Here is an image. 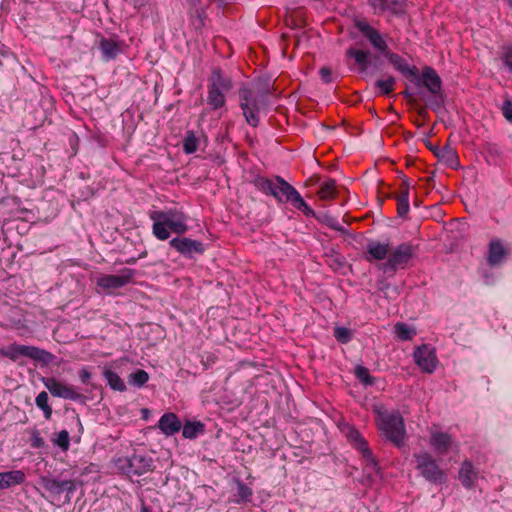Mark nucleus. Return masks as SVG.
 <instances>
[{"mask_svg":"<svg viewBox=\"0 0 512 512\" xmlns=\"http://www.w3.org/2000/svg\"><path fill=\"white\" fill-rule=\"evenodd\" d=\"M322 80L326 83L331 81V70L328 67H323L319 71Z\"/></svg>","mask_w":512,"mask_h":512,"instance_id":"obj_42","label":"nucleus"},{"mask_svg":"<svg viewBox=\"0 0 512 512\" xmlns=\"http://www.w3.org/2000/svg\"><path fill=\"white\" fill-rule=\"evenodd\" d=\"M31 445L34 448H42L44 446V440L39 436L38 433H34Z\"/></svg>","mask_w":512,"mask_h":512,"instance_id":"obj_43","label":"nucleus"},{"mask_svg":"<svg viewBox=\"0 0 512 512\" xmlns=\"http://www.w3.org/2000/svg\"><path fill=\"white\" fill-rule=\"evenodd\" d=\"M356 28L370 41L374 48L384 54L394 67L406 76L416 75V69L401 56L391 53L382 35L365 21H357Z\"/></svg>","mask_w":512,"mask_h":512,"instance_id":"obj_4","label":"nucleus"},{"mask_svg":"<svg viewBox=\"0 0 512 512\" xmlns=\"http://www.w3.org/2000/svg\"><path fill=\"white\" fill-rule=\"evenodd\" d=\"M43 383L52 395L64 397V384L57 381L53 377L43 378Z\"/></svg>","mask_w":512,"mask_h":512,"instance_id":"obj_30","label":"nucleus"},{"mask_svg":"<svg viewBox=\"0 0 512 512\" xmlns=\"http://www.w3.org/2000/svg\"><path fill=\"white\" fill-rule=\"evenodd\" d=\"M421 82L423 86L432 94V99L429 105L433 109H437L442 105L443 96L441 93V79L436 71L430 67H425L422 70Z\"/></svg>","mask_w":512,"mask_h":512,"instance_id":"obj_10","label":"nucleus"},{"mask_svg":"<svg viewBox=\"0 0 512 512\" xmlns=\"http://www.w3.org/2000/svg\"><path fill=\"white\" fill-rule=\"evenodd\" d=\"M36 405L44 412L45 418L49 419L52 414V409L48 405V394L42 391L36 397Z\"/></svg>","mask_w":512,"mask_h":512,"instance_id":"obj_35","label":"nucleus"},{"mask_svg":"<svg viewBox=\"0 0 512 512\" xmlns=\"http://www.w3.org/2000/svg\"><path fill=\"white\" fill-rule=\"evenodd\" d=\"M43 487L53 495H60L64 492V480L45 477L43 478Z\"/></svg>","mask_w":512,"mask_h":512,"instance_id":"obj_29","label":"nucleus"},{"mask_svg":"<svg viewBox=\"0 0 512 512\" xmlns=\"http://www.w3.org/2000/svg\"><path fill=\"white\" fill-rule=\"evenodd\" d=\"M198 149V139L193 133H188L183 142V150L187 154H192Z\"/></svg>","mask_w":512,"mask_h":512,"instance_id":"obj_37","label":"nucleus"},{"mask_svg":"<svg viewBox=\"0 0 512 512\" xmlns=\"http://www.w3.org/2000/svg\"><path fill=\"white\" fill-rule=\"evenodd\" d=\"M430 445L440 455L446 454L453 445L452 437L440 430H431Z\"/></svg>","mask_w":512,"mask_h":512,"instance_id":"obj_17","label":"nucleus"},{"mask_svg":"<svg viewBox=\"0 0 512 512\" xmlns=\"http://www.w3.org/2000/svg\"><path fill=\"white\" fill-rule=\"evenodd\" d=\"M438 156L441 161L451 168H457L459 166L457 153L451 147H444Z\"/></svg>","mask_w":512,"mask_h":512,"instance_id":"obj_28","label":"nucleus"},{"mask_svg":"<svg viewBox=\"0 0 512 512\" xmlns=\"http://www.w3.org/2000/svg\"><path fill=\"white\" fill-rule=\"evenodd\" d=\"M119 470L128 476H140L152 469V460L141 454H134L131 458H119L116 462Z\"/></svg>","mask_w":512,"mask_h":512,"instance_id":"obj_9","label":"nucleus"},{"mask_svg":"<svg viewBox=\"0 0 512 512\" xmlns=\"http://www.w3.org/2000/svg\"><path fill=\"white\" fill-rule=\"evenodd\" d=\"M150 219L153 221V235L162 241L167 240L171 233L184 234L188 230L187 216L176 209L152 211Z\"/></svg>","mask_w":512,"mask_h":512,"instance_id":"obj_2","label":"nucleus"},{"mask_svg":"<svg viewBox=\"0 0 512 512\" xmlns=\"http://www.w3.org/2000/svg\"><path fill=\"white\" fill-rule=\"evenodd\" d=\"M395 79L391 76L379 79L376 86L382 94H390L394 90Z\"/></svg>","mask_w":512,"mask_h":512,"instance_id":"obj_36","label":"nucleus"},{"mask_svg":"<svg viewBox=\"0 0 512 512\" xmlns=\"http://www.w3.org/2000/svg\"><path fill=\"white\" fill-rule=\"evenodd\" d=\"M68 442H69V439H68V433L66 432V440H65V443H66V449L68 448Z\"/></svg>","mask_w":512,"mask_h":512,"instance_id":"obj_47","label":"nucleus"},{"mask_svg":"<svg viewBox=\"0 0 512 512\" xmlns=\"http://www.w3.org/2000/svg\"><path fill=\"white\" fill-rule=\"evenodd\" d=\"M508 1H509L510 6L512 7V0H508Z\"/></svg>","mask_w":512,"mask_h":512,"instance_id":"obj_49","label":"nucleus"},{"mask_svg":"<svg viewBox=\"0 0 512 512\" xmlns=\"http://www.w3.org/2000/svg\"><path fill=\"white\" fill-rule=\"evenodd\" d=\"M349 57L354 58L355 62L362 68L366 69L368 63V53L363 50L349 49L347 51Z\"/></svg>","mask_w":512,"mask_h":512,"instance_id":"obj_34","label":"nucleus"},{"mask_svg":"<svg viewBox=\"0 0 512 512\" xmlns=\"http://www.w3.org/2000/svg\"><path fill=\"white\" fill-rule=\"evenodd\" d=\"M1 354L12 361H16L20 356H24L44 364H49L54 356L38 347L28 346V345H19L12 344L5 349L1 350Z\"/></svg>","mask_w":512,"mask_h":512,"instance_id":"obj_6","label":"nucleus"},{"mask_svg":"<svg viewBox=\"0 0 512 512\" xmlns=\"http://www.w3.org/2000/svg\"><path fill=\"white\" fill-rule=\"evenodd\" d=\"M394 333L398 340L408 341L416 336V329L406 323L398 322L394 326Z\"/></svg>","mask_w":512,"mask_h":512,"instance_id":"obj_24","label":"nucleus"},{"mask_svg":"<svg viewBox=\"0 0 512 512\" xmlns=\"http://www.w3.org/2000/svg\"><path fill=\"white\" fill-rule=\"evenodd\" d=\"M99 49L104 61H110L117 57L121 53V42L114 38L102 37L99 41Z\"/></svg>","mask_w":512,"mask_h":512,"instance_id":"obj_18","label":"nucleus"},{"mask_svg":"<svg viewBox=\"0 0 512 512\" xmlns=\"http://www.w3.org/2000/svg\"><path fill=\"white\" fill-rule=\"evenodd\" d=\"M65 393H66V398H72V393L70 392V389L66 387V390H65Z\"/></svg>","mask_w":512,"mask_h":512,"instance_id":"obj_46","label":"nucleus"},{"mask_svg":"<svg viewBox=\"0 0 512 512\" xmlns=\"http://www.w3.org/2000/svg\"><path fill=\"white\" fill-rule=\"evenodd\" d=\"M478 475L470 461H464L459 470V480L466 488L474 487Z\"/></svg>","mask_w":512,"mask_h":512,"instance_id":"obj_22","label":"nucleus"},{"mask_svg":"<svg viewBox=\"0 0 512 512\" xmlns=\"http://www.w3.org/2000/svg\"><path fill=\"white\" fill-rule=\"evenodd\" d=\"M252 494H253V492L248 486H246L242 482H238L237 483V492L235 494L234 501L238 504L250 501Z\"/></svg>","mask_w":512,"mask_h":512,"instance_id":"obj_31","label":"nucleus"},{"mask_svg":"<svg viewBox=\"0 0 512 512\" xmlns=\"http://www.w3.org/2000/svg\"><path fill=\"white\" fill-rule=\"evenodd\" d=\"M509 253V248L499 239L491 240L488 249L487 261L491 266L503 263Z\"/></svg>","mask_w":512,"mask_h":512,"instance_id":"obj_16","label":"nucleus"},{"mask_svg":"<svg viewBox=\"0 0 512 512\" xmlns=\"http://www.w3.org/2000/svg\"><path fill=\"white\" fill-rule=\"evenodd\" d=\"M169 245L185 257L191 258L193 254H202L204 245L202 242L192 240L186 237L173 238Z\"/></svg>","mask_w":512,"mask_h":512,"instance_id":"obj_14","label":"nucleus"},{"mask_svg":"<svg viewBox=\"0 0 512 512\" xmlns=\"http://www.w3.org/2000/svg\"><path fill=\"white\" fill-rule=\"evenodd\" d=\"M343 433L346 435L348 441L359 451L362 453L365 461L367 462L368 466H371L374 468L376 466V463L374 461V458L372 456V452L370 451L368 444L366 440L363 438V436L350 426H345L343 428Z\"/></svg>","mask_w":512,"mask_h":512,"instance_id":"obj_13","label":"nucleus"},{"mask_svg":"<svg viewBox=\"0 0 512 512\" xmlns=\"http://www.w3.org/2000/svg\"><path fill=\"white\" fill-rule=\"evenodd\" d=\"M88 377H89V374L87 372H84L83 373V378L85 379V378H88Z\"/></svg>","mask_w":512,"mask_h":512,"instance_id":"obj_48","label":"nucleus"},{"mask_svg":"<svg viewBox=\"0 0 512 512\" xmlns=\"http://www.w3.org/2000/svg\"><path fill=\"white\" fill-rule=\"evenodd\" d=\"M502 114L505 119L512 123V101L505 100L502 106Z\"/></svg>","mask_w":512,"mask_h":512,"instance_id":"obj_41","label":"nucleus"},{"mask_svg":"<svg viewBox=\"0 0 512 512\" xmlns=\"http://www.w3.org/2000/svg\"><path fill=\"white\" fill-rule=\"evenodd\" d=\"M355 375L365 385H371L373 383L368 369L363 366H357L355 368Z\"/></svg>","mask_w":512,"mask_h":512,"instance_id":"obj_38","label":"nucleus"},{"mask_svg":"<svg viewBox=\"0 0 512 512\" xmlns=\"http://www.w3.org/2000/svg\"><path fill=\"white\" fill-rule=\"evenodd\" d=\"M103 375L112 389L117 391H124L126 389L124 381L111 369L105 368Z\"/></svg>","mask_w":512,"mask_h":512,"instance_id":"obj_27","label":"nucleus"},{"mask_svg":"<svg viewBox=\"0 0 512 512\" xmlns=\"http://www.w3.org/2000/svg\"><path fill=\"white\" fill-rule=\"evenodd\" d=\"M25 473L21 470L0 472V490L20 485L25 481Z\"/></svg>","mask_w":512,"mask_h":512,"instance_id":"obj_19","label":"nucleus"},{"mask_svg":"<svg viewBox=\"0 0 512 512\" xmlns=\"http://www.w3.org/2000/svg\"><path fill=\"white\" fill-rule=\"evenodd\" d=\"M502 61L504 64L512 70V45L504 46L502 48Z\"/></svg>","mask_w":512,"mask_h":512,"instance_id":"obj_40","label":"nucleus"},{"mask_svg":"<svg viewBox=\"0 0 512 512\" xmlns=\"http://www.w3.org/2000/svg\"><path fill=\"white\" fill-rule=\"evenodd\" d=\"M413 247L410 244L403 243L390 250L388 265L393 268H404L413 256Z\"/></svg>","mask_w":512,"mask_h":512,"instance_id":"obj_15","label":"nucleus"},{"mask_svg":"<svg viewBox=\"0 0 512 512\" xmlns=\"http://www.w3.org/2000/svg\"><path fill=\"white\" fill-rule=\"evenodd\" d=\"M232 87L229 78L225 77L220 70H214L210 78V85L207 95V103L212 109H218L225 105V93Z\"/></svg>","mask_w":512,"mask_h":512,"instance_id":"obj_5","label":"nucleus"},{"mask_svg":"<svg viewBox=\"0 0 512 512\" xmlns=\"http://www.w3.org/2000/svg\"><path fill=\"white\" fill-rule=\"evenodd\" d=\"M416 468L428 481L441 483L446 479V473L439 467L436 461L428 452L415 454Z\"/></svg>","mask_w":512,"mask_h":512,"instance_id":"obj_7","label":"nucleus"},{"mask_svg":"<svg viewBox=\"0 0 512 512\" xmlns=\"http://www.w3.org/2000/svg\"><path fill=\"white\" fill-rule=\"evenodd\" d=\"M53 443L64 450V430L57 433L56 438L52 439Z\"/></svg>","mask_w":512,"mask_h":512,"instance_id":"obj_44","label":"nucleus"},{"mask_svg":"<svg viewBox=\"0 0 512 512\" xmlns=\"http://www.w3.org/2000/svg\"><path fill=\"white\" fill-rule=\"evenodd\" d=\"M377 12L400 13L404 9V0H369Z\"/></svg>","mask_w":512,"mask_h":512,"instance_id":"obj_21","label":"nucleus"},{"mask_svg":"<svg viewBox=\"0 0 512 512\" xmlns=\"http://www.w3.org/2000/svg\"><path fill=\"white\" fill-rule=\"evenodd\" d=\"M334 336L337 341L347 343L351 339V331L345 327H337L334 330Z\"/></svg>","mask_w":512,"mask_h":512,"instance_id":"obj_39","label":"nucleus"},{"mask_svg":"<svg viewBox=\"0 0 512 512\" xmlns=\"http://www.w3.org/2000/svg\"><path fill=\"white\" fill-rule=\"evenodd\" d=\"M337 194L335 180L328 179L321 183L318 196L321 200H332Z\"/></svg>","mask_w":512,"mask_h":512,"instance_id":"obj_25","label":"nucleus"},{"mask_svg":"<svg viewBox=\"0 0 512 512\" xmlns=\"http://www.w3.org/2000/svg\"><path fill=\"white\" fill-rule=\"evenodd\" d=\"M134 271L131 269H124L117 275H100L96 284L104 292L111 293L112 291L122 288L132 281Z\"/></svg>","mask_w":512,"mask_h":512,"instance_id":"obj_11","label":"nucleus"},{"mask_svg":"<svg viewBox=\"0 0 512 512\" xmlns=\"http://www.w3.org/2000/svg\"><path fill=\"white\" fill-rule=\"evenodd\" d=\"M367 253L369 255V260H383L387 256L389 257L390 248L388 244L374 241L367 245Z\"/></svg>","mask_w":512,"mask_h":512,"instance_id":"obj_23","label":"nucleus"},{"mask_svg":"<svg viewBox=\"0 0 512 512\" xmlns=\"http://www.w3.org/2000/svg\"><path fill=\"white\" fill-rule=\"evenodd\" d=\"M373 412L381 435L396 446H402L406 436L402 415L396 410L388 411L382 405H374Z\"/></svg>","mask_w":512,"mask_h":512,"instance_id":"obj_1","label":"nucleus"},{"mask_svg":"<svg viewBox=\"0 0 512 512\" xmlns=\"http://www.w3.org/2000/svg\"><path fill=\"white\" fill-rule=\"evenodd\" d=\"M255 185L259 190L265 194L273 195L279 201L291 202L295 208L306 215L313 214V210L304 201L299 192L282 178L278 177L276 182L266 178H258L255 181Z\"/></svg>","mask_w":512,"mask_h":512,"instance_id":"obj_3","label":"nucleus"},{"mask_svg":"<svg viewBox=\"0 0 512 512\" xmlns=\"http://www.w3.org/2000/svg\"><path fill=\"white\" fill-rule=\"evenodd\" d=\"M203 431V425L200 422H188L183 426V436L188 439L195 438Z\"/></svg>","mask_w":512,"mask_h":512,"instance_id":"obj_33","label":"nucleus"},{"mask_svg":"<svg viewBox=\"0 0 512 512\" xmlns=\"http://www.w3.org/2000/svg\"><path fill=\"white\" fill-rule=\"evenodd\" d=\"M149 380V375L146 371L139 369L133 373H131L128 377L129 384L136 386V387H142L147 383Z\"/></svg>","mask_w":512,"mask_h":512,"instance_id":"obj_32","label":"nucleus"},{"mask_svg":"<svg viewBox=\"0 0 512 512\" xmlns=\"http://www.w3.org/2000/svg\"><path fill=\"white\" fill-rule=\"evenodd\" d=\"M70 145L72 146V149L76 152L74 145L78 142V138L76 135H73L69 138Z\"/></svg>","mask_w":512,"mask_h":512,"instance_id":"obj_45","label":"nucleus"},{"mask_svg":"<svg viewBox=\"0 0 512 512\" xmlns=\"http://www.w3.org/2000/svg\"><path fill=\"white\" fill-rule=\"evenodd\" d=\"M413 357L417 366L425 373L434 372L438 364L435 349L427 344L416 347Z\"/></svg>","mask_w":512,"mask_h":512,"instance_id":"obj_12","label":"nucleus"},{"mask_svg":"<svg viewBox=\"0 0 512 512\" xmlns=\"http://www.w3.org/2000/svg\"><path fill=\"white\" fill-rule=\"evenodd\" d=\"M158 426L165 435L170 436L177 433L182 424L174 413H166L160 418Z\"/></svg>","mask_w":512,"mask_h":512,"instance_id":"obj_20","label":"nucleus"},{"mask_svg":"<svg viewBox=\"0 0 512 512\" xmlns=\"http://www.w3.org/2000/svg\"><path fill=\"white\" fill-rule=\"evenodd\" d=\"M397 212L400 216H405L409 211V189L403 184L397 197Z\"/></svg>","mask_w":512,"mask_h":512,"instance_id":"obj_26","label":"nucleus"},{"mask_svg":"<svg viewBox=\"0 0 512 512\" xmlns=\"http://www.w3.org/2000/svg\"><path fill=\"white\" fill-rule=\"evenodd\" d=\"M240 100V107L247 123L253 127H256L260 120V109L264 105L262 97L254 95L247 89H243L240 92Z\"/></svg>","mask_w":512,"mask_h":512,"instance_id":"obj_8","label":"nucleus"}]
</instances>
